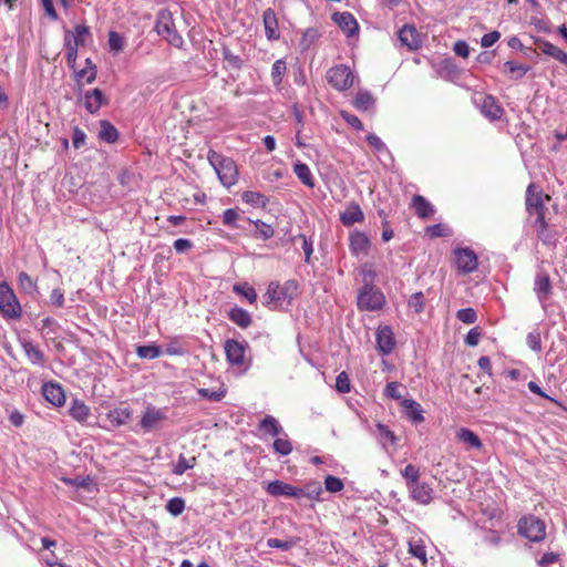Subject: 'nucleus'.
Instances as JSON below:
<instances>
[{"label":"nucleus","instance_id":"nucleus-47","mask_svg":"<svg viewBox=\"0 0 567 567\" xmlns=\"http://www.w3.org/2000/svg\"><path fill=\"white\" fill-rule=\"evenodd\" d=\"M18 279L19 285L24 292L29 295L37 292V284L27 272H20Z\"/></svg>","mask_w":567,"mask_h":567},{"label":"nucleus","instance_id":"nucleus-38","mask_svg":"<svg viewBox=\"0 0 567 567\" xmlns=\"http://www.w3.org/2000/svg\"><path fill=\"white\" fill-rule=\"evenodd\" d=\"M99 137L106 143H114L118 138V132L113 124L103 120L100 122Z\"/></svg>","mask_w":567,"mask_h":567},{"label":"nucleus","instance_id":"nucleus-54","mask_svg":"<svg viewBox=\"0 0 567 567\" xmlns=\"http://www.w3.org/2000/svg\"><path fill=\"white\" fill-rule=\"evenodd\" d=\"M109 45L111 51L118 53L124 49V38L120 33L111 31L109 33Z\"/></svg>","mask_w":567,"mask_h":567},{"label":"nucleus","instance_id":"nucleus-32","mask_svg":"<svg viewBox=\"0 0 567 567\" xmlns=\"http://www.w3.org/2000/svg\"><path fill=\"white\" fill-rule=\"evenodd\" d=\"M259 430L271 436H279L285 432L278 420L272 415H266L259 422Z\"/></svg>","mask_w":567,"mask_h":567},{"label":"nucleus","instance_id":"nucleus-56","mask_svg":"<svg viewBox=\"0 0 567 567\" xmlns=\"http://www.w3.org/2000/svg\"><path fill=\"white\" fill-rule=\"evenodd\" d=\"M336 389L340 392V393H349L350 390H351V386H350V379L347 374V372L342 371L340 372L338 375H337V379H336Z\"/></svg>","mask_w":567,"mask_h":567},{"label":"nucleus","instance_id":"nucleus-22","mask_svg":"<svg viewBox=\"0 0 567 567\" xmlns=\"http://www.w3.org/2000/svg\"><path fill=\"white\" fill-rule=\"evenodd\" d=\"M534 43L540 49V51L544 54L554 58L564 65H567V53L564 52L561 49L542 38L535 39Z\"/></svg>","mask_w":567,"mask_h":567},{"label":"nucleus","instance_id":"nucleus-13","mask_svg":"<svg viewBox=\"0 0 567 567\" xmlns=\"http://www.w3.org/2000/svg\"><path fill=\"white\" fill-rule=\"evenodd\" d=\"M166 419L167 415L165 410L148 405L144 411L140 424L143 430L150 432L157 429L159 423Z\"/></svg>","mask_w":567,"mask_h":567},{"label":"nucleus","instance_id":"nucleus-29","mask_svg":"<svg viewBox=\"0 0 567 567\" xmlns=\"http://www.w3.org/2000/svg\"><path fill=\"white\" fill-rule=\"evenodd\" d=\"M401 405L405 409V415L413 423H421L424 421L423 410L413 399H403Z\"/></svg>","mask_w":567,"mask_h":567},{"label":"nucleus","instance_id":"nucleus-51","mask_svg":"<svg viewBox=\"0 0 567 567\" xmlns=\"http://www.w3.org/2000/svg\"><path fill=\"white\" fill-rule=\"evenodd\" d=\"M255 227H256V237L259 238V239H262V240H266V239H269L274 236V228L261 221V220H257L255 223Z\"/></svg>","mask_w":567,"mask_h":567},{"label":"nucleus","instance_id":"nucleus-46","mask_svg":"<svg viewBox=\"0 0 567 567\" xmlns=\"http://www.w3.org/2000/svg\"><path fill=\"white\" fill-rule=\"evenodd\" d=\"M401 474L405 480L408 488L419 482L420 471L412 464L406 465L404 470H402Z\"/></svg>","mask_w":567,"mask_h":567},{"label":"nucleus","instance_id":"nucleus-36","mask_svg":"<svg viewBox=\"0 0 567 567\" xmlns=\"http://www.w3.org/2000/svg\"><path fill=\"white\" fill-rule=\"evenodd\" d=\"M293 173L300 179V182L307 187H315V181L309 166L305 163L297 162L293 165Z\"/></svg>","mask_w":567,"mask_h":567},{"label":"nucleus","instance_id":"nucleus-33","mask_svg":"<svg viewBox=\"0 0 567 567\" xmlns=\"http://www.w3.org/2000/svg\"><path fill=\"white\" fill-rule=\"evenodd\" d=\"M22 348L32 364L44 365V353L31 341H23Z\"/></svg>","mask_w":567,"mask_h":567},{"label":"nucleus","instance_id":"nucleus-1","mask_svg":"<svg viewBox=\"0 0 567 567\" xmlns=\"http://www.w3.org/2000/svg\"><path fill=\"white\" fill-rule=\"evenodd\" d=\"M207 159L225 187L229 188L237 183L238 169L233 158L223 156L214 150H209Z\"/></svg>","mask_w":567,"mask_h":567},{"label":"nucleus","instance_id":"nucleus-43","mask_svg":"<svg viewBox=\"0 0 567 567\" xmlns=\"http://www.w3.org/2000/svg\"><path fill=\"white\" fill-rule=\"evenodd\" d=\"M286 71L287 65L285 60H276L271 68V80L275 86H279L281 84Z\"/></svg>","mask_w":567,"mask_h":567},{"label":"nucleus","instance_id":"nucleus-20","mask_svg":"<svg viewBox=\"0 0 567 567\" xmlns=\"http://www.w3.org/2000/svg\"><path fill=\"white\" fill-rule=\"evenodd\" d=\"M410 496L413 501L419 504L427 505L433 499V489L426 483H420L410 486L409 488Z\"/></svg>","mask_w":567,"mask_h":567},{"label":"nucleus","instance_id":"nucleus-64","mask_svg":"<svg viewBox=\"0 0 567 567\" xmlns=\"http://www.w3.org/2000/svg\"><path fill=\"white\" fill-rule=\"evenodd\" d=\"M86 134L80 127L73 128L72 144L73 147L79 150L85 144Z\"/></svg>","mask_w":567,"mask_h":567},{"label":"nucleus","instance_id":"nucleus-61","mask_svg":"<svg viewBox=\"0 0 567 567\" xmlns=\"http://www.w3.org/2000/svg\"><path fill=\"white\" fill-rule=\"evenodd\" d=\"M318 38V30L315 28H309L305 31L302 35L301 45L303 47V49H308Z\"/></svg>","mask_w":567,"mask_h":567},{"label":"nucleus","instance_id":"nucleus-40","mask_svg":"<svg viewBox=\"0 0 567 567\" xmlns=\"http://www.w3.org/2000/svg\"><path fill=\"white\" fill-rule=\"evenodd\" d=\"M272 449L275 453L281 456H287L292 452V444L289 441L286 432H284L274 441Z\"/></svg>","mask_w":567,"mask_h":567},{"label":"nucleus","instance_id":"nucleus-3","mask_svg":"<svg viewBox=\"0 0 567 567\" xmlns=\"http://www.w3.org/2000/svg\"><path fill=\"white\" fill-rule=\"evenodd\" d=\"M517 529L520 536L535 543L542 542L546 536L545 523L534 515L523 516L518 520Z\"/></svg>","mask_w":567,"mask_h":567},{"label":"nucleus","instance_id":"nucleus-21","mask_svg":"<svg viewBox=\"0 0 567 567\" xmlns=\"http://www.w3.org/2000/svg\"><path fill=\"white\" fill-rule=\"evenodd\" d=\"M534 291L540 302L547 300L551 293V282L549 275L545 271H538L535 277Z\"/></svg>","mask_w":567,"mask_h":567},{"label":"nucleus","instance_id":"nucleus-42","mask_svg":"<svg viewBox=\"0 0 567 567\" xmlns=\"http://www.w3.org/2000/svg\"><path fill=\"white\" fill-rule=\"evenodd\" d=\"M233 291L239 296L246 298L249 303H255L257 301L256 290L249 286L247 282L245 284H235L233 286Z\"/></svg>","mask_w":567,"mask_h":567},{"label":"nucleus","instance_id":"nucleus-60","mask_svg":"<svg viewBox=\"0 0 567 567\" xmlns=\"http://www.w3.org/2000/svg\"><path fill=\"white\" fill-rule=\"evenodd\" d=\"M340 115L354 130H357V131H363L364 130V126H363L362 122L360 121V118L358 116H355L353 114H350V113H348L346 111H341Z\"/></svg>","mask_w":567,"mask_h":567},{"label":"nucleus","instance_id":"nucleus-5","mask_svg":"<svg viewBox=\"0 0 567 567\" xmlns=\"http://www.w3.org/2000/svg\"><path fill=\"white\" fill-rule=\"evenodd\" d=\"M385 303V297L383 292L371 286L364 285L358 295V307L360 310L377 311L383 308Z\"/></svg>","mask_w":567,"mask_h":567},{"label":"nucleus","instance_id":"nucleus-26","mask_svg":"<svg viewBox=\"0 0 567 567\" xmlns=\"http://www.w3.org/2000/svg\"><path fill=\"white\" fill-rule=\"evenodd\" d=\"M370 247V239L362 231H354L350 235V250L353 255L359 256L367 254Z\"/></svg>","mask_w":567,"mask_h":567},{"label":"nucleus","instance_id":"nucleus-35","mask_svg":"<svg viewBox=\"0 0 567 567\" xmlns=\"http://www.w3.org/2000/svg\"><path fill=\"white\" fill-rule=\"evenodd\" d=\"M70 415L78 422H86L90 415V408L81 400H73L69 410Z\"/></svg>","mask_w":567,"mask_h":567},{"label":"nucleus","instance_id":"nucleus-16","mask_svg":"<svg viewBox=\"0 0 567 567\" xmlns=\"http://www.w3.org/2000/svg\"><path fill=\"white\" fill-rule=\"evenodd\" d=\"M332 21L348 35L351 37L359 31V24L350 12H336Z\"/></svg>","mask_w":567,"mask_h":567},{"label":"nucleus","instance_id":"nucleus-17","mask_svg":"<svg viewBox=\"0 0 567 567\" xmlns=\"http://www.w3.org/2000/svg\"><path fill=\"white\" fill-rule=\"evenodd\" d=\"M262 22L267 40L276 41L280 38L278 18L274 9L268 8L264 11Z\"/></svg>","mask_w":567,"mask_h":567},{"label":"nucleus","instance_id":"nucleus-44","mask_svg":"<svg viewBox=\"0 0 567 567\" xmlns=\"http://www.w3.org/2000/svg\"><path fill=\"white\" fill-rule=\"evenodd\" d=\"M298 492H300V497L318 501L322 494V488L318 482H312L307 484L305 488L298 487Z\"/></svg>","mask_w":567,"mask_h":567},{"label":"nucleus","instance_id":"nucleus-34","mask_svg":"<svg viewBox=\"0 0 567 567\" xmlns=\"http://www.w3.org/2000/svg\"><path fill=\"white\" fill-rule=\"evenodd\" d=\"M375 100L367 90H360L353 100V106L359 111H369L374 107Z\"/></svg>","mask_w":567,"mask_h":567},{"label":"nucleus","instance_id":"nucleus-55","mask_svg":"<svg viewBox=\"0 0 567 567\" xmlns=\"http://www.w3.org/2000/svg\"><path fill=\"white\" fill-rule=\"evenodd\" d=\"M223 58L224 61L228 63V65L233 69L239 70L243 66L241 59L234 54L228 48L223 49Z\"/></svg>","mask_w":567,"mask_h":567},{"label":"nucleus","instance_id":"nucleus-7","mask_svg":"<svg viewBox=\"0 0 567 567\" xmlns=\"http://www.w3.org/2000/svg\"><path fill=\"white\" fill-rule=\"evenodd\" d=\"M327 81L333 89L346 91L353 85L354 75L348 65L339 64L328 70Z\"/></svg>","mask_w":567,"mask_h":567},{"label":"nucleus","instance_id":"nucleus-50","mask_svg":"<svg viewBox=\"0 0 567 567\" xmlns=\"http://www.w3.org/2000/svg\"><path fill=\"white\" fill-rule=\"evenodd\" d=\"M166 509L173 516H178L185 509V501L181 497H173L167 502Z\"/></svg>","mask_w":567,"mask_h":567},{"label":"nucleus","instance_id":"nucleus-39","mask_svg":"<svg viewBox=\"0 0 567 567\" xmlns=\"http://www.w3.org/2000/svg\"><path fill=\"white\" fill-rule=\"evenodd\" d=\"M529 70L530 66L525 64H518L514 61H506L502 66V71L504 73L512 74L513 78L516 80L522 79Z\"/></svg>","mask_w":567,"mask_h":567},{"label":"nucleus","instance_id":"nucleus-2","mask_svg":"<svg viewBox=\"0 0 567 567\" xmlns=\"http://www.w3.org/2000/svg\"><path fill=\"white\" fill-rule=\"evenodd\" d=\"M550 199V195L545 194L539 185L530 183L525 194L527 214L535 216V219L550 217L549 208L546 206V203Z\"/></svg>","mask_w":567,"mask_h":567},{"label":"nucleus","instance_id":"nucleus-53","mask_svg":"<svg viewBox=\"0 0 567 567\" xmlns=\"http://www.w3.org/2000/svg\"><path fill=\"white\" fill-rule=\"evenodd\" d=\"M409 553L419 558L423 564H426V550L425 546L421 542H410Z\"/></svg>","mask_w":567,"mask_h":567},{"label":"nucleus","instance_id":"nucleus-62","mask_svg":"<svg viewBox=\"0 0 567 567\" xmlns=\"http://www.w3.org/2000/svg\"><path fill=\"white\" fill-rule=\"evenodd\" d=\"M559 559V554L554 551L545 553L538 560L537 565L539 567H549L554 564H556Z\"/></svg>","mask_w":567,"mask_h":567},{"label":"nucleus","instance_id":"nucleus-41","mask_svg":"<svg viewBox=\"0 0 567 567\" xmlns=\"http://www.w3.org/2000/svg\"><path fill=\"white\" fill-rule=\"evenodd\" d=\"M377 435L379 441L384 445L386 442H389L392 445H395L398 442L396 435L389 429L388 425L378 423L375 425Z\"/></svg>","mask_w":567,"mask_h":567},{"label":"nucleus","instance_id":"nucleus-8","mask_svg":"<svg viewBox=\"0 0 567 567\" xmlns=\"http://www.w3.org/2000/svg\"><path fill=\"white\" fill-rule=\"evenodd\" d=\"M533 227L537 238L547 247H556L560 233L550 224V217L534 219Z\"/></svg>","mask_w":567,"mask_h":567},{"label":"nucleus","instance_id":"nucleus-48","mask_svg":"<svg viewBox=\"0 0 567 567\" xmlns=\"http://www.w3.org/2000/svg\"><path fill=\"white\" fill-rule=\"evenodd\" d=\"M456 318L463 323L473 324L477 320V313L474 308H463L457 310Z\"/></svg>","mask_w":567,"mask_h":567},{"label":"nucleus","instance_id":"nucleus-12","mask_svg":"<svg viewBox=\"0 0 567 567\" xmlns=\"http://www.w3.org/2000/svg\"><path fill=\"white\" fill-rule=\"evenodd\" d=\"M378 351L383 354H390L395 347V339L392 329L389 326H380L375 332Z\"/></svg>","mask_w":567,"mask_h":567},{"label":"nucleus","instance_id":"nucleus-37","mask_svg":"<svg viewBox=\"0 0 567 567\" xmlns=\"http://www.w3.org/2000/svg\"><path fill=\"white\" fill-rule=\"evenodd\" d=\"M244 203L251 205L252 207L264 208L268 204L266 195L259 192L246 190L241 194Z\"/></svg>","mask_w":567,"mask_h":567},{"label":"nucleus","instance_id":"nucleus-45","mask_svg":"<svg viewBox=\"0 0 567 567\" xmlns=\"http://www.w3.org/2000/svg\"><path fill=\"white\" fill-rule=\"evenodd\" d=\"M196 458H186L183 454L178 456L177 463L174 465L173 473L175 475H183L187 470L195 466Z\"/></svg>","mask_w":567,"mask_h":567},{"label":"nucleus","instance_id":"nucleus-28","mask_svg":"<svg viewBox=\"0 0 567 567\" xmlns=\"http://www.w3.org/2000/svg\"><path fill=\"white\" fill-rule=\"evenodd\" d=\"M482 113L491 120H498L503 115V109L497 104L496 100L486 95L482 99L481 103Z\"/></svg>","mask_w":567,"mask_h":567},{"label":"nucleus","instance_id":"nucleus-49","mask_svg":"<svg viewBox=\"0 0 567 567\" xmlns=\"http://www.w3.org/2000/svg\"><path fill=\"white\" fill-rule=\"evenodd\" d=\"M136 353L142 359H155L161 355V349L157 346H140Z\"/></svg>","mask_w":567,"mask_h":567},{"label":"nucleus","instance_id":"nucleus-23","mask_svg":"<svg viewBox=\"0 0 567 567\" xmlns=\"http://www.w3.org/2000/svg\"><path fill=\"white\" fill-rule=\"evenodd\" d=\"M399 40L410 50H416L421 44L415 27L410 24H405L399 30Z\"/></svg>","mask_w":567,"mask_h":567},{"label":"nucleus","instance_id":"nucleus-11","mask_svg":"<svg viewBox=\"0 0 567 567\" xmlns=\"http://www.w3.org/2000/svg\"><path fill=\"white\" fill-rule=\"evenodd\" d=\"M248 344L237 340L229 339L225 342L224 349L227 361L231 365L240 367L245 361V351Z\"/></svg>","mask_w":567,"mask_h":567},{"label":"nucleus","instance_id":"nucleus-19","mask_svg":"<svg viewBox=\"0 0 567 567\" xmlns=\"http://www.w3.org/2000/svg\"><path fill=\"white\" fill-rule=\"evenodd\" d=\"M266 491L271 496H289L300 498V492H298V487L279 480L268 483Z\"/></svg>","mask_w":567,"mask_h":567},{"label":"nucleus","instance_id":"nucleus-58","mask_svg":"<svg viewBox=\"0 0 567 567\" xmlns=\"http://www.w3.org/2000/svg\"><path fill=\"white\" fill-rule=\"evenodd\" d=\"M481 338H482V330H481V328L480 327H474V328H472L467 332V334H466V337L464 339V342L468 347H476L478 344Z\"/></svg>","mask_w":567,"mask_h":567},{"label":"nucleus","instance_id":"nucleus-52","mask_svg":"<svg viewBox=\"0 0 567 567\" xmlns=\"http://www.w3.org/2000/svg\"><path fill=\"white\" fill-rule=\"evenodd\" d=\"M424 295L422 292H415L411 295L408 300L409 308L413 309L415 313H421L424 310Z\"/></svg>","mask_w":567,"mask_h":567},{"label":"nucleus","instance_id":"nucleus-15","mask_svg":"<svg viewBox=\"0 0 567 567\" xmlns=\"http://www.w3.org/2000/svg\"><path fill=\"white\" fill-rule=\"evenodd\" d=\"M90 34V28L85 24H78L74 31L66 30L64 33V47L79 49L84 45L85 37Z\"/></svg>","mask_w":567,"mask_h":567},{"label":"nucleus","instance_id":"nucleus-27","mask_svg":"<svg viewBox=\"0 0 567 567\" xmlns=\"http://www.w3.org/2000/svg\"><path fill=\"white\" fill-rule=\"evenodd\" d=\"M417 217L425 219L434 214L433 205L423 196L414 195L411 203Z\"/></svg>","mask_w":567,"mask_h":567},{"label":"nucleus","instance_id":"nucleus-59","mask_svg":"<svg viewBox=\"0 0 567 567\" xmlns=\"http://www.w3.org/2000/svg\"><path fill=\"white\" fill-rule=\"evenodd\" d=\"M527 346L535 352H539L542 350V339L540 333L538 331H532L527 334L526 338Z\"/></svg>","mask_w":567,"mask_h":567},{"label":"nucleus","instance_id":"nucleus-4","mask_svg":"<svg viewBox=\"0 0 567 567\" xmlns=\"http://www.w3.org/2000/svg\"><path fill=\"white\" fill-rule=\"evenodd\" d=\"M155 30L158 35L164 38L169 44L175 48H182L184 44L183 37L177 32L175 28V23L173 17L168 12H161L156 24Z\"/></svg>","mask_w":567,"mask_h":567},{"label":"nucleus","instance_id":"nucleus-18","mask_svg":"<svg viewBox=\"0 0 567 567\" xmlns=\"http://www.w3.org/2000/svg\"><path fill=\"white\" fill-rule=\"evenodd\" d=\"M44 399L54 406H62L65 403V394L59 383L47 382L42 386Z\"/></svg>","mask_w":567,"mask_h":567},{"label":"nucleus","instance_id":"nucleus-63","mask_svg":"<svg viewBox=\"0 0 567 567\" xmlns=\"http://www.w3.org/2000/svg\"><path fill=\"white\" fill-rule=\"evenodd\" d=\"M267 546L269 548H279L281 550H289L292 548L293 542L292 540H281L278 538H268Z\"/></svg>","mask_w":567,"mask_h":567},{"label":"nucleus","instance_id":"nucleus-9","mask_svg":"<svg viewBox=\"0 0 567 567\" xmlns=\"http://www.w3.org/2000/svg\"><path fill=\"white\" fill-rule=\"evenodd\" d=\"M297 293V282L295 280H288L284 286H280L277 282H271L267 289V296L270 301L281 302L285 300H290Z\"/></svg>","mask_w":567,"mask_h":567},{"label":"nucleus","instance_id":"nucleus-57","mask_svg":"<svg viewBox=\"0 0 567 567\" xmlns=\"http://www.w3.org/2000/svg\"><path fill=\"white\" fill-rule=\"evenodd\" d=\"M324 486L328 492L337 493V492L342 491L344 485H343V482L339 477L328 475L324 478Z\"/></svg>","mask_w":567,"mask_h":567},{"label":"nucleus","instance_id":"nucleus-30","mask_svg":"<svg viewBox=\"0 0 567 567\" xmlns=\"http://www.w3.org/2000/svg\"><path fill=\"white\" fill-rule=\"evenodd\" d=\"M227 316L230 321L241 329L248 328L252 322L250 313L238 306L233 307Z\"/></svg>","mask_w":567,"mask_h":567},{"label":"nucleus","instance_id":"nucleus-10","mask_svg":"<svg viewBox=\"0 0 567 567\" xmlns=\"http://www.w3.org/2000/svg\"><path fill=\"white\" fill-rule=\"evenodd\" d=\"M455 264L461 274H470L477 268V256L470 248H458L455 250Z\"/></svg>","mask_w":567,"mask_h":567},{"label":"nucleus","instance_id":"nucleus-24","mask_svg":"<svg viewBox=\"0 0 567 567\" xmlns=\"http://www.w3.org/2000/svg\"><path fill=\"white\" fill-rule=\"evenodd\" d=\"M133 413L128 408L120 406L113 410H110L106 413V420L110 422L112 427H118L125 425L131 420Z\"/></svg>","mask_w":567,"mask_h":567},{"label":"nucleus","instance_id":"nucleus-6","mask_svg":"<svg viewBox=\"0 0 567 567\" xmlns=\"http://www.w3.org/2000/svg\"><path fill=\"white\" fill-rule=\"evenodd\" d=\"M0 312L6 319H19L22 315L21 306L7 282L0 284Z\"/></svg>","mask_w":567,"mask_h":567},{"label":"nucleus","instance_id":"nucleus-31","mask_svg":"<svg viewBox=\"0 0 567 567\" xmlns=\"http://www.w3.org/2000/svg\"><path fill=\"white\" fill-rule=\"evenodd\" d=\"M456 439L466 444L468 449L480 450L483 446L481 439L470 429L462 427L456 433Z\"/></svg>","mask_w":567,"mask_h":567},{"label":"nucleus","instance_id":"nucleus-25","mask_svg":"<svg viewBox=\"0 0 567 567\" xmlns=\"http://www.w3.org/2000/svg\"><path fill=\"white\" fill-rule=\"evenodd\" d=\"M364 219V214L357 203H351L346 210L340 215V220L344 226H352L355 223H361Z\"/></svg>","mask_w":567,"mask_h":567},{"label":"nucleus","instance_id":"nucleus-14","mask_svg":"<svg viewBox=\"0 0 567 567\" xmlns=\"http://www.w3.org/2000/svg\"><path fill=\"white\" fill-rule=\"evenodd\" d=\"M82 102L89 113L95 114L102 105L109 103V100L100 89H92L83 94Z\"/></svg>","mask_w":567,"mask_h":567}]
</instances>
